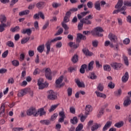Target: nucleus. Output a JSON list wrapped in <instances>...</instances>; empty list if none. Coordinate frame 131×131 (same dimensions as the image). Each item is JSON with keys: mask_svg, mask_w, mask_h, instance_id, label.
Instances as JSON below:
<instances>
[{"mask_svg": "<svg viewBox=\"0 0 131 131\" xmlns=\"http://www.w3.org/2000/svg\"><path fill=\"white\" fill-rule=\"evenodd\" d=\"M61 39H62V37H57L56 38H55L51 40H49L46 42L45 47L47 48V55H49V54H50V52H51V43H52V42L57 41V40H61Z\"/></svg>", "mask_w": 131, "mask_h": 131, "instance_id": "obj_1", "label": "nucleus"}, {"mask_svg": "<svg viewBox=\"0 0 131 131\" xmlns=\"http://www.w3.org/2000/svg\"><path fill=\"white\" fill-rule=\"evenodd\" d=\"M47 98L49 100H51V101H55V100H57V99H58L57 94L55 93V92H54L53 90L49 91L47 92Z\"/></svg>", "mask_w": 131, "mask_h": 131, "instance_id": "obj_2", "label": "nucleus"}, {"mask_svg": "<svg viewBox=\"0 0 131 131\" xmlns=\"http://www.w3.org/2000/svg\"><path fill=\"white\" fill-rule=\"evenodd\" d=\"M104 32V30H103V28L102 27H98L95 28H94L93 30H92L91 31H84L83 32V33H102Z\"/></svg>", "mask_w": 131, "mask_h": 131, "instance_id": "obj_3", "label": "nucleus"}, {"mask_svg": "<svg viewBox=\"0 0 131 131\" xmlns=\"http://www.w3.org/2000/svg\"><path fill=\"white\" fill-rule=\"evenodd\" d=\"M37 85L39 86V90H42L45 88H48L49 86V83L47 82L43 83V79L39 78L38 80Z\"/></svg>", "mask_w": 131, "mask_h": 131, "instance_id": "obj_4", "label": "nucleus"}, {"mask_svg": "<svg viewBox=\"0 0 131 131\" xmlns=\"http://www.w3.org/2000/svg\"><path fill=\"white\" fill-rule=\"evenodd\" d=\"M27 115L29 116H31V115H34V116H37L38 115V113L36 112V110L34 107H31L27 111Z\"/></svg>", "mask_w": 131, "mask_h": 131, "instance_id": "obj_5", "label": "nucleus"}, {"mask_svg": "<svg viewBox=\"0 0 131 131\" xmlns=\"http://www.w3.org/2000/svg\"><path fill=\"white\" fill-rule=\"evenodd\" d=\"M125 10H126V7L123 6L121 7L120 9H117V10H115L113 14H118L119 12H120L121 14H122L123 15H126V12H125Z\"/></svg>", "mask_w": 131, "mask_h": 131, "instance_id": "obj_6", "label": "nucleus"}, {"mask_svg": "<svg viewBox=\"0 0 131 131\" xmlns=\"http://www.w3.org/2000/svg\"><path fill=\"white\" fill-rule=\"evenodd\" d=\"M45 76L48 80H52V71L50 68H47L45 70Z\"/></svg>", "mask_w": 131, "mask_h": 131, "instance_id": "obj_7", "label": "nucleus"}, {"mask_svg": "<svg viewBox=\"0 0 131 131\" xmlns=\"http://www.w3.org/2000/svg\"><path fill=\"white\" fill-rule=\"evenodd\" d=\"M29 92H30V89L29 88L21 90L20 92L18 93V97H23L24 96H25V95H26L27 94H28Z\"/></svg>", "mask_w": 131, "mask_h": 131, "instance_id": "obj_8", "label": "nucleus"}, {"mask_svg": "<svg viewBox=\"0 0 131 131\" xmlns=\"http://www.w3.org/2000/svg\"><path fill=\"white\" fill-rule=\"evenodd\" d=\"M111 66L115 69V70H118V69H120L121 67H122V64L116 62H114L111 63Z\"/></svg>", "mask_w": 131, "mask_h": 131, "instance_id": "obj_9", "label": "nucleus"}, {"mask_svg": "<svg viewBox=\"0 0 131 131\" xmlns=\"http://www.w3.org/2000/svg\"><path fill=\"white\" fill-rule=\"evenodd\" d=\"M63 76H61L58 78L57 80H56L55 83L56 84V87L57 88H61V86H63V85L65 84L64 83H62L60 85V83L63 81Z\"/></svg>", "mask_w": 131, "mask_h": 131, "instance_id": "obj_10", "label": "nucleus"}, {"mask_svg": "<svg viewBox=\"0 0 131 131\" xmlns=\"http://www.w3.org/2000/svg\"><path fill=\"white\" fill-rule=\"evenodd\" d=\"M108 37L113 42H116L117 41V37L113 34H109Z\"/></svg>", "mask_w": 131, "mask_h": 131, "instance_id": "obj_11", "label": "nucleus"}, {"mask_svg": "<svg viewBox=\"0 0 131 131\" xmlns=\"http://www.w3.org/2000/svg\"><path fill=\"white\" fill-rule=\"evenodd\" d=\"M92 111H93V107H92V106L91 105H86L85 109V115H89L90 112H92Z\"/></svg>", "mask_w": 131, "mask_h": 131, "instance_id": "obj_12", "label": "nucleus"}, {"mask_svg": "<svg viewBox=\"0 0 131 131\" xmlns=\"http://www.w3.org/2000/svg\"><path fill=\"white\" fill-rule=\"evenodd\" d=\"M95 94L98 98H102V99H106L107 96L104 93H102L99 91H95Z\"/></svg>", "mask_w": 131, "mask_h": 131, "instance_id": "obj_13", "label": "nucleus"}, {"mask_svg": "<svg viewBox=\"0 0 131 131\" xmlns=\"http://www.w3.org/2000/svg\"><path fill=\"white\" fill-rule=\"evenodd\" d=\"M112 124V122L108 121H107L105 125L104 126V127L102 128V130L103 131H106L108 129V128H109V127H110L111 126V125Z\"/></svg>", "mask_w": 131, "mask_h": 131, "instance_id": "obj_14", "label": "nucleus"}, {"mask_svg": "<svg viewBox=\"0 0 131 131\" xmlns=\"http://www.w3.org/2000/svg\"><path fill=\"white\" fill-rule=\"evenodd\" d=\"M82 52L83 54H84L86 56H93L94 55V53L93 52H90L89 51V49L86 48H84L82 49Z\"/></svg>", "mask_w": 131, "mask_h": 131, "instance_id": "obj_15", "label": "nucleus"}, {"mask_svg": "<svg viewBox=\"0 0 131 131\" xmlns=\"http://www.w3.org/2000/svg\"><path fill=\"white\" fill-rule=\"evenodd\" d=\"M123 5V1L119 0L117 5L115 6V9H121V7Z\"/></svg>", "mask_w": 131, "mask_h": 131, "instance_id": "obj_16", "label": "nucleus"}, {"mask_svg": "<svg viewBox=\"0 0 131 131\" xmlns=\"http://www.w3.org/2000/svg\"><path fill=\"white\" fill-rule=\"evenodd\" d=\"M85 36L82 35L81 34H77L76 41L77 42H80V40L85 39Z\"/></svg>", "mask_w": 131, "mask_h": 131, "instance_id": "obj_17", "label": "nucleus"}, {"mask_svg": "<svg viewBox=\"0 0 131 131\" xmlns=\"http://www.w3.org/2000/svg\"><path fill=\"white\" fill-rule=\"evenodd\" d=\"M10 23H7V24H2L1 25H0V32H3V31H5V27L10 26Z\"/></svg>", "mask_w": 131, "mask_h": 131, "instance_id": "obj_18", "label": "nucleus"}, {"mask_svg": "<svg viewBox=\"0 0 131 131\" xmlns=\"http://www.w3.org/2000/svg\"><path fill=\"white\" fill-rule=\"evenodd\" d=\"M128 72H126L124 75L122 77V81L123 82H126L128 80Z\"/></svg>", "mask_w": 131, "mask_h": 131, "instance_id": "obj_19", "label": "nucleus"}, {"mask_svg": "<svg viewBox=\"0 0 131 131\" xmlns=\"http://www.w3.org/2000/svg\"><path fill=\"white\" fill-rule=\"evenodd\" d=\"M88 14H90V11H88L87 12H81L80 14L77 15L78 18L79 19V20H80L81 18L84 17L85 16H86Z\"/></svg>", "mask_w": 131, "mask_h": 131, "instance_id": "obj_20", "label": "nucleus"}, {"mask_svg": "<svg viewBox=\"0 0 131 131\" xmlns=\"http://www.w3.org/2000/svg\"><path fill=\"white\" fill-rule=\"evenodd\" d=\"M94 61H91L88 64V69L87 68L86 71H91L94 69Z\"/></svg>", "mask_w": 131, "mask_h": 131, "instance_id": "obj_21", "label": "nucleus"}, {"mask_svg": "<svg viewBox=\"0 0 131 131\" xmlns=\"http://www.w3.org/2000/svg\"><path fill=\"white\" fill-rule=\"evenodd\" d=\"M69 47L73 48V49H77L79 47V44H76L75 42H70L68 43Z\"/></svg>", "mask_w": 131, "mask_h": 131, "instance_id": "obj_22", "label": "nucleus"}, {"mask_svg": "<svg viewBox=\"0 0 131 131\" xmlns=\"http://www.w3.org/2000/svg\"><path fill=\"white\" fill-rule=\"evenodd\" d=\"M0 22L2 24H5L6 22H7V17L5 15H0Z\"/></svg>", "mask_w": 131, "mask_h": 131, "instance_id": "obj_23", "label": "nucleus"}, {"mask_svg": "<svg viewBox=\"0 0 131 131\" xmlns=\"http://www.w3.org/2000/svg\"><path fill=\"white\" fill-rule=\"evenodd\" d=\"M36 7L39 10H41V9L45 7V3L42 2H39L37 3Z\"/></svg>", "mask_w": 131, "mask_h": 131, "instance_id": "obj_24", "label": "nucleus"}, {"mask_svg": "<svg viewBox=\"0 0 131 131\" xmlns=\"http://www.w3.org/2000/svg\"><path fill=\"white\" fill-rule=\"evenodd\" d=\"M87 68H88V66H86V64H82L80 69V73H82V74H83V73L85 72V70L84 69H86V70Z\"/></svg>", "mask_w": 131, "mask_h": 131, "instance_id": "obj_25", "label": "nucleus"}, {"mask_svg": "<svg viewBox=\"0 0 131 131\" xmlns=\"http://www.w3.org/2000/svg\"><path fill=\"white\" fill-rule=\"evenodd\" d=\"M38 113H39V116H42L43 115H45V114H46L47 112H46V111H45V108H41L38 109Z\"/></svg>", "mask_w": 131, "mask_h": 131, "instance_id": "obj_26", "label": "nucleus"}, {"mask_svg": "<svg viewBox=\"0 0 131 131\" xmlns=\"http://www.w3.org/2000/svg\"><path fill=\"white\" fill-rule=\"evenodd\" d=\"M95 8L97 11H101V4L99 1H97L95 3Z\"/></svg>", "mask_w": 131, "mask_h": 131, "instance_id": "obj_27", "label": "nucleus"}, {"mask_svg": "<svg viewBox=\"0 0 131 131\" xmlns=\"http://www.w3.org/2000/svg\"><path fill=\"white\" fill-rule=\"evenodd\" d=\"M101 124H96L94 125L92 127H91V130L94 131V130H97L99 128V127H101Z\"/></svg>", "mask_w": 131, "mask_h": 131, "instance_id": "obj_28", "label": "nucleus"}, {"mask_svg": "<svg viewBox=\"0 0 131 131\" xmlns=\"http://www.w3.org/2000/svg\"><path fill=\"white\" fill-rule=\"evenodd\" d=\"M70 122L72 124H76L78 122V119L77 117H74L73 119L70 120Z\"/></svg>", "mask_w": 131, "mask_h": 131, "instance_id": "obj_29", "label": "nucleus"}, {"mask_svg": "<svg viewBox=\"0 0 131 131\" xmlns=\"http://www.w3.org/2000/svg\"><path fill=\"white\" fill-rule=\"evenodd\" d=\"M72 62L74 63V64H75V63H77V62H78V55H74V56L72 58Z\"/></svg>", "mask_w": 131, "mask_h": 131, "instance_id": "obj_30", "label": "nucleus"}, {"mask_svg": "<svg viewBox=\"0 0 131 131\" xmlns=\"http://www.w3.org/2000/svg\"><path fill=\"white\" fill-rule=\"evenodd\" d=\"M37 50L39 53H42L45 50V45H40L37 48Z\"/></svg>", "mask_w": 131, "mask_h": 131, "instance_id": "obj_31", "label": "nucleus"}, {"mask_svg": "<svg viewBox=\"0 0 131 131\" xmlns=\"http://www.w3.org/2000/svg\"><path fill=\"white\" fill-rule=\"evenodd\" d=\"M103 69L104 71L110 72V71H111V67L108 64H105L103 66Z\"/></svg>", "mask_w": 131, "mask_h": 131, "instance_id": "obj_32", "label": "nucleus"}, {"mask_svg": "<svg viewBox=\"0 0 131 131\" xmlns=\"http://www.w3.org/2000/svg\"><path fill=\"white\" fill-rule=\"evenodd\" d=\"M76 83H77L78 86L79 88H84V83L83 82H80L79 80H76Z\"/></svg>", "mask_w": 131, "mask_h": 131, "instance_id": "obj_33", "label": "nucleus"}, {"mask_svg": "<svg viewBox=\"0 0 131 131\" xmlns=\"http://www.w3.org/2000/svg\"><path fill=\"white\" fill-rule=\"evenodd\" d=\"M59 104H54L51 106L49 110V112H53L56 108L58 107Z\"/></svg>", "mask_w": 131, "mask_h": 131, "instance_id": "obj_34", "label": "nucleus"}, {"mask_svg": "<svg viewBox=\"0 0 131 131\" xmlns=\"http://www.w3.org/2000/svg\"><path fill=\"white\" fill-rule=\"evenodd\" d=\"M131 103V100L130 99H129V98H127L126 100H124V106H128V105H130Z\"/></svg>", "mask_w": 131, "mask_h": 131, "instance_id": "obj_35", "label": "nucleus"}, {"mask_svg": "<svg viewBox=\"0 0 131 131\" xmlns=\"http://www.w3.org/2000/svg\"><path fill=\"white\" fill-rule=\"evenodd\" d=\"M123 124H124V122H123V121H120L116 123L115 126L118 127V128H120L121 126H123Z\"/></svg>", "mask_w": 131, "mask_h": 131, "instance_id": "obj_36", "label": "nucleus"}, {"mask_svg": "<svg viewBox=\"0 0 131 131\" xmlns=\"http://www.w3.org/2000/svg\"><path fill=\"white\" fill-rule=\"evenodd\" d=\"M20 30V27L19 26H16L14 28H11L10 31L11 32H18Z\"/></svg>", "mask_w": 131, "mask_h": 131, "instance_id": "obj_37", "label": "nucleus"}, {"mask_svg": "<svg viewBox=\"0 0 131 131\" xmlns=\"http://www.w3.org/2000/svg\"><path fill=\"white\" fill-rule=\"evenodd\" d=\"M104 112H105L104 108H101L97 115L98 118H100L101 116H102L103 114H104Z\"/></svg>", "mask_w": 131, "mask_h": 131, "instance_id": "obj_38", "label": "nucleus"}, {"mask_svg": "<svg viewBox=\"0 0 131 131\" xmlns=\"http://www.w3.org/2000/svg\"><path fill=\"white\" fill-rule=\"evenodd\" d=\"M30 11L28 10H26L23 11L19 12V16H23L24 15H28L30 13Z\"/></svg>", "mask_w": 131, "mask_h": 131, "instance_id": "obj_39", "label": "nucleus"}, {"mask_svg": "<svg viewBox=\"0 0 131 131\" xmlns=\"http://www.w3.org/2000/svg\"><path fill=\"white\" fill-rule=\"evenodd\" d=\"M80 22H83V23H85V24H87L88 25L90 24H92V21H91V20L89 19H86V18H83L80 20Z\"/></svg>", "mask_w": 131, "mask_h": 131, "instance_id": "obj_40", "label": "nucleus"}, {"mask_svg": "<svg viewBox=\"0 0 131 131\" xmlns=\"http://www.w3.org/2000/svg\"><path fill=\"white\" fill-rule=\"evenodd\" d=\"M30 38L29 37H27L23 38L21 40V44L24 45V43H26V42H27V41L29 40Z\"/></svg>", "mask_w": 131, "mask_h": 131, "instance_id": "obj_41", "label": "nucleus"}, {"mask_svg": "<svg viewBox=\"0 0 131 131\" xmlns=\"http://www.w3.org/2000/svg\"><path fill=\"white\" fill-rule=\"evenodd\" d=\"M97 89L98 91H100V92H103V91H104V85H103V84H98V85L97 86Z\"/></svg>", "mask_w": 131, "mask_h": 131, "instance_id": "obj_42", "label": "nucleus"}, {"mask_svg": "<svg viewBox=\"0 0 131 131\" xmlns=\"http://www.w3.org/2000/svg\"><path fill=\"white\" fill-rule=\"evenodd\" d=\"M6 46H8L9 48H14V42L11 40L8 41L6 43Z\"/></svg>", "mask_w": 131, "mask_h": 131, "instance_id": "obj_43", "label": "nucleus"}, {"mask_svg": "<svg viewBox=\"0 0 131 131\" xmlns=\"http://www.w3.org/2000/svg\"><path fill=\"white\" fill-rule=\"evenodd\" d=\"M40 123L41 124H46V125H49L50 124V120H42L40 121Z\"/></svg>", "mask_w": 131, "mask_h": 131, "instance_id": "obj_44", "label": "nucleus"}, {"mask_svg": "<svg viewBox=\"0 0 131 131\" xmlns=\"http://www.w3.org/2000/svg\"><path fill=\"white\" fill-rule=\"evenodd\" d=\"M31 32H32V30L30 29H24L21 31V33H31Z\"/></svg>", "mask_w": 131, "mask_h": 131, "instance_id": "obj_45", "label": "nucleus"}, {"mask_svg": "<svg viewBox=\"0 0 131 131\" xmlns=\"http://www.w3.org/2000/svg\"><path fill=\"white\" fill-rule=\"evenodd\" d=\"M123 60H124V64L126 66H128L129 63H128V58H127V57H126L125 55H123Z\"/></svg>", "mask_w": 131, "mask_h": 131, "instance_id": "obj_46", "label": "nucleus"}, {"mask_svg": "<svg viewBox=\"0 0 131 131\" xmlns=\"http://www.w3.org/2000/svg\"><path fill=\"white\" fill-rule=\"evenodd\" d=\"M99 45V41L97 40H93L92 41V46L94 48H98V45Z\"/></svg>", "mask_w": 131, "mask_h": 131, "instance_id": "obj_47", "label": "nucleus"}, {"mask_svg": "<svg viewBox=\"0 0 131 131\" xmlns=\"http://www.w3.org/2000/svg\"><path fill=\"white\" fill-rule=\"evenodd\" d=\"M12 64L13 66H15V67H18L19 64V61L17 60H14L12 61Z\"/></svg>", "mask_w": 131, "mask_h": 131, "instance_id": "obj_48", "label": "nucleus"}, {"mask_svg": "<svg viewBox=\"0 0 131 131\" xmlns=\"http://www.w3.org/2000/svg\"><path fill=\"white\" fill-rule=\"evenodd\" d=\"M5 113V104H2L0 108V114H4Z\"/></svg>", "mask_w": 131, "mask_h": 131, "instance_id": "obj_49", "label": "nucleus"}, {"mask_svg": "<svg viewBox=\"0 0 131 131\" xmlns=\"http://www.w3.org/2000/svg\"><path fill=\"white\" fill-rule=\"evenodd\" d=\"M79 117H80V121L81 122H84V120L86 119V117H88V115H85V116L82 115L80 116V115H79Z\"/></svg>", "mask_w": 131, "mask_h": 131, "instance_id": "obj_50", "label": "nucleus"}, {"mask_svg": "<svg viewBox=\"0 0 131 131\" xmlns=\"http://www.w3.org/2000/svg\"><path fill=\"white\" fill-rule=\"evenodd\" d=\"M83 128V125L79 124L76 128V131H81Z\"/></svg>", "mask_w": 131, "mask_h": 131, "instance_id": "obj_51", "label": "nucleus"}, {"mask_svg": "<svg viewBox=\"0 0 131 131\" xmlns=\"http://www.w3.org/2000/svg\"><path fill=\"white\" fill-rule=\"evenodd\" d=\"M59 115L60 117L65 118V112H64V110H62L59 113Z\"/></svg>", "mask_w": 131, "mask_h": 131, "instance_id": "obj_52", "label": "nucleus"}, {"mask_svg": "<svg viewBox=\"0 0 131 131\" xmlns=\"http://www.w3.org/2000/svg\"><path fill=\"white\" fill-rule=\"evenodd\" d=\"M90 78L91 79H97V75L95 74V73H91L90 74Z\"/></svg>", "mask_w": 131, "mask_h": 131, "instance_id": "obj_53", "label": "nucleus"}, {"mask_svg": "<svg viewBox=\"0 0 131 131\" xmlns=\"http://www.w3.org/2000/svg\"><path fill=\"white\" fill-rule=\"evenodd\" d=\"M108 87L110 88V89H114V88H115V84L111 81L108 84Z\"/></svg>", "mask_w": 131, "mask_h": 131, "instance_id": "obj_54", "label": "nucleus"}, {"mask_svg": "<svg viewBox=\"0 0 131 131\" xmlns=\"http://www.w3.org/2000/svg\"><path fill=\"white\" fill-rule=\"evenodd\" d=\"M121 93H122L121 89H120L118 90V91L115 92V95L117 97H119V96H120V95H121Z\"/></svg>", "mask_w": 131, "mask_h": 131, "instance_id": "obj_55", "label": "nucleus"}, {"mask_svg": "<svg viewBox=\"0 0 131 131\" xmlns=\"http://www.w3.org/2000/svg\"><path fill=\"white\" fill-rule=\"evenodd\" d=\"M57 117H58V114L55 113L51 116V120H52V121H53V120H55V119H56Z\"/></svg>", "mask_w": 131, "mask_h": 131, "instance_id": "obj_56", "label": "nucleus"}, {"mask_svg": "<svg viewBox=\"0 0 131 131\" xmlns=\"http://www.w3.org/2000/svg\"><path fill=\"white\" fill-rule=\"evenodd\" d=\"M68 96H69V97H70L71 96H72V88H69L68 89Z\"/></svg>", "mask_w": 131, "mask_h": 131, "instance_id": "obj_57", "label": "nucleus"}, {"mask_svg": "<svg viewBox=\"0 0 131 131\" xmlns=\"http://www.w3.org/2000/svg\"><path fill=\"white\" fill-rule=\"evenodd\" d=\"M92 35L94 36L95 37H101L103 36V34H100V33H93Z\"/></svg>", "mask_w": 131, "mask_h": 131, "instance_id": "obj_58", "label": "nucleus"}, {"mask_svg": "<svg viewBox=\"0 0 131 131\" xmlns=\"http://www.w3.org/2000/svg\"><path fill=\"white\" fill-rule=\"evenodd\" d=\"M13 131H22L24 130V128L23 127H15L13 128Z\"/></svg>", "mask_w": 131, "mask_h": 131, "instance_id": "obj_59", "label": "nucleus"}, {"mask_svg": "<svg viewBox=\"0 0 131 131\" xmlns=\"http://www.w3.org/2000/svg\"><path fill=\"white\" fill-rule=\"evenodd\" d=\"M70 112L72 114H75V108L73 106L70 107Z\"/></svg>", "mask_w": 131, "mask_h": 131, "instance_id": "obj_60", "label": "nucleus"}, {"mask_svg": "<svg viewBox=\"0 0 131 131\" xmlns=\"http://www.w3.org/2000/svg\"><path fill=\"white\" fill-rule=\"evenodd\" d=\"M8 54H9V51L6 50L2 54V57L3 58H7V56H8Z\"/></svg>", "mask_w": 131, "mask_h": 131, "instance_id": "obj_61", "label": "nucleus"}, {"mask_svg": "<svg viewBox=\"0 0 131 131\" xmlns=\"http://www.w3.org/2000/svg\"><path fill=\"white\" fill-rule=\"evenodd\" d=\"M14 79L13 78H10L8 79V83L9 84H13V83H14Z\"/></svg>", "mask_w": 131, "mask_h": 131, "instance_id": "obj_62", "label": "nucleus"}, {"mask_svg": "<svg viewBox=\"0 0 131 131\" xmlns=\"http://www.w3.org/2000/svg\"><path fill=\"white\" fill-rule=\"evenodd\" d=\"M33 18L35 19V20H38L39 19V12L34 14L33 16Z\"/></svg>", "mask_w": 131, "mask_h": 131, "instance_id": "obj_63", "label": "nucleus"}, {"mask_svg": "<svg viewBox=\"0 0 131 131\" xmlns=\"http://www.w3.org/2000/svg\"><path fill=\"white\" fill-rule=\"evenodd\" d=\"M25 76H26V71H23L21 76V79H24Z\"/></svg>", "mask_w": 131, "mask_h": 131, "instance_id": "obj_64", "label": "nucleus"}]
</instances>
